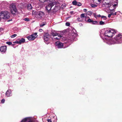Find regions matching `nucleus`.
<instances>
[{"label": "nucleus", "mask_w": 122, "mask_h": 122, "mask_svg": "<svg viewBox=\"0 0 122 122\" xmlns=\"http://www.w3.org/2000/svg\"><path fill=\"white\" fill-rule=\"evenodd\" d=\"M1 6L4 8H5L8 6V3L7 2L3 1L1 3Z\"/></svg>", "instance_id": "nucleus-13"}, {"label": "nucleus", "mask_w": 122, "mask_h": 122, "mask_svg": "<svg viewBox=\"0 0 122 122\" xmlns=\"http://www.w3.org/2000/svg\"><path fill=\"white\" fill-rule=\"evenodd\" d=\"M42 30L41 29H40L39 30V31L40 32L42 31Z\"/></svg>", "instance_id": "nucleus-44"}, {"label": "nucleus", "mask_w": 122, "mask_h": 122, "mask_svg": "<svg viewBox=\"0 0 122 122\" xmlns=\"http://www.w3.org/2000/svg\"><path fill=\"white\" fill-rule=\"evenodd\" d=\"M55 45L56 47L58 48H65L67 47L69 45L65 43L63 44L59 41H58L55 43Z\"/></svg>", "instance_id": "nucleus-6"}, {"label": "nucleus", "mask_w": 122, "mask_h": 122, "mask_svg": "<svg viewBox=\"0 0 122 122\" xmlns=\"http://www.w3.org/2000/svg\"><path fill=\"white\" fill-rule=\"evenodd\" d=\"M46 23H43L40 25V26L41 27H42L46 25Z\"/></svg>", "instance_id": "nucleus-24"}, {"label": "nucleus", "mask_w": 122, "mask_h": 122, "mask_svg": "<svg viewBox=\"0 0 122 122\" xmlns=\"http://www.w3.org/2000/svg\"><path fill=\"white\" fill-rule=\"evenodd\" d=\"M112 15V13L110 14H109L108 15V17L109 18Z\"/></svg>", "instance_id": "nucleus-35"}, {"label": "nucleus", "mask_w": 122, "mask_h": 122, "mask_svg": "<svg viewBox=\"0 0 122 122\" xmlns=\"http://www.w3.org/2000/svg\"><path fill=\"white\" fill-rule=\"evenodd\" d=\"M6 43L9 45H10L12 44V42H7Z\"/></svg>", "instance_id": "nucleus-30"}, {"label": "nucleus", "mask_w": 122, "mask_h": 122, "mask_svg": "<svg viewBox=\"0 0 122 122\" xmlns=\"http://www.w3.org/2000/svg\"><path fill=\"white\" fill-rule=\"evenodd\" d=\"M73 13V11H71L70 12V13L71 14H72Z\"/></svg>", "instance_id": "nucleus-42"}, {"label": "nucleus", "mask_w": 122, "mask_h": 122, "mask_svg": "<svg viewBox=\"0 0 122 122\" xmlns=\"http://www.w3.org/2000/svg\"><path fill=\"white\" fill-rule=\"evenodd\" d=\"M17 35L16 34H14L11 36V38H13L14 37H15L17 36Z\"/></svg>", "instance_id": "nucleus-28"}, {"label": "nucleus", "mask_w": 122, "mask_h": 122, "mask_svg": "<svg viewBox=\"0 0 122 122\" xmlns=\"http://www.w3.org/2000/svg\"><path fill=\"white\" fill-rule=\"evenodd\" d=\"M77 2L76 1L74 0L72 2V4L73 5H76L77 4Z\"/></svg>", "instance_id": "nucleus-21"}, {"label": "nucleus", "mask_w": 122, "mask_h": 122, "mask_svg": "<svg viewBox=\"0 0 122 122\" xmlns=\"http://www.w3.org/2000/svg\"><path fill=\"white\" fill-rule=\"evenodd\" d=\"M33 15H35V17L38 19H40L42 18V17L44 15L43 12L41 11L36 12V10H34L32 11Z\"/></svg>", "instance_id": "nucleus-4"}, {"label": "nucleus", "mask_w": 122, "mask_h": 122, "mask_svg": "<svg viewBox=\"0 0 122 122\" xmlns=\"http://www.w3.org/2000/svg\"><path fill=\"white\" fill-rule=\"evenodd\" d=\"M24 4H21L20 5H21V6H20V7L21 8H23L24 7Z\"/></svg>", "instance_id": "nucleus-26"}, {"label": "nucleus", "mask_w": 122, "mask_h": 122, "mask_svg": "<svg viewBox=\"0 0 122 122\" xmlns=\"http://www.w3.org/2000/svg\"><path fill=\"white\" fill-rule=\"evenodd\" d=\"M50 35L48 33H45L43 36V38L44 42L46 44H48L50 43Z\"/></svg>", "instance_id": "nucleus-8"}, {"label": "nucleus", "mask_w": 122, "mask_h": 122, "mask_svg": "<svg viewBox=\"0 0 122 122\" xmlns=\"http://www.w3.org/2000/svg\"><path fill=\"white\" fill-rule=\"evenodd\" d=\"M105 2L103 3V5L107 7H110V6H112L115 9V7L117 6V4L116 3V4H113L114 3V1L112 0H104Z\"/></svg>", "instance_id": "nucleus-2"}, {"label": "nucleus", "mask_w": 122, "mask_h": 122, "mask_svg": "<svg viewBox=\"0 0 122 122\" xmlns=\"http://www.w3.org/2000/svg\"><path fill=\"white\" fill-rule=\"evenodd\" d=\"M70 24L69 23L67 22L66 23V25L67 26H69L70 25Z\"/></svg>", "instance_id": "nucleus-34"}, {"label": "nucleus", "mask_w": 122, "mask_h": 122, "mask_svg": "<svg viewBox=\"0 0 122 122\" xmlns=\"http://www.w3.org/2000/svg\"><path fill=\"white\" fill-rule=\"evenodd\" d=\"M56 36V38H55V37L52 38V39L53 40L59 39L62 37V36L60 35L59 34L57 36Z\"/></svg>", "instance_id": "nucleus-14"}, {"label": "nucleus", "mask_w": 122, "mask_h": 122, "mask_svg": "<svg viewBox=\"0 0 122 122\" xmlns=\"http://www.w3.org/2000/svg\"><path fill=\"white\" fill-rule=\"evenodd\" d=\"M101 18H104V20H106L107 19V18L106 16L103 15L102 16H101Z\"/></svg>", "instance_id": "nucleus-33"}, {"label": "nucleus", "mask_w": 122, "mask_h": 122, "mask_svg": "<svg viewBox=\"0 0 122 122\" xmlns=\"http://www.w3.org/2000/svg\"><path fill=\"white\" fill-rule=\"evenodd\" d=\"M87 10L86 9H83V11L84 12H86L87 11Z\"/></svg>", "instance_id": "nucleus-40"}, {"label": "nucleus", "mask_w": 122, "mask_h": 122, "mask_svg": "<svg viewBox=\"0 0 122 122\" xmlns=\"http://www.w3.org/2000/svg\"><path fill=\"white\" fill-rule=\"evenodd\" d=\"M97 0L99 3H101L103 1V0Z\"/></svg>", "instance_id": "nucleus-36"}, {"label": "nucleus", "mask_w": 122, "mask_h": 122, "mask_svg": "<svg viewBox=\"0 0 122 122\" xmlns=\"http://www.w3.org/2000/svg\"><path fill=\"white\" fill-rule=\"evenodd\" d=\"M3 30V28H0V31H1L2 30Z\"/></svg>", "instance_id": "nucleus-41"}, {"label": "nucleus", "mask_w": 122, "mask_h": 122, "mask_svg": "<svg viewBox=\"0 0 122 122\" xmlns=\"http://www.w3.org/2000/svg\"><path fill=\"white\" fill-rule=\"evenodd\" d=\"M99 24L100 25H103L105 24V22H103L102 21H100L99 22Z\"/></svg>", "instance_id": "nucleus-23"}, {"label": "nucleus", "mask_w": 122, "mask_h": 122, "mask_svg": "<svg viewBox=\"0 0 122 122\" xmlns=\"http://www.w3.org/2000/svg\"><path fill=\"white\" fill-rule=\"evenodd\" d=\"M111 11L112 12H114L115 11V10L114 9H112L111 10Z\"/></svg>", "instance_id": "nucleus-45"}, {"label": "nucleus", "mask_w": 122, "mask_h": 122, "mask_svg": "<svg viewBox=\"0 0 122 122\" xmlns=\"http://www.w3.org/2000/svg\"><path fill=\"white\" fill-rule=\"evenodd\" d=\"M116 32L114 30L110 28L102 29L100 31V35L103 42L107 44L111 45L115 44H120L122 43V34H119L116 35L113 38L111 39Z\"/></svg>", "instance_id": "nucleus-1"}, {"label": "nucleus", "mask_w": 122, "mask_h": 122, "mask_svg": "<svg viewBox=\"0 0 122 122\" xmlns=\"http://www.w3.org/2000/svg\"><path fill=\"white\" fill-rule=\"evenodd\" d=\"M56 4L55 2H52L50 3L48 5L46 6V10L48 11H49L51 10L52 7Z\"/></svg>", "instance_id": "nucleus-10"}, {"label": "nucleus", "mask_w": 122, "mask_h": 122, "mask_svg": "<svg viewBox=\"0 0 122 122\" xmlns=\"http://www.w3.org/2000/svg\"><path fill=\"white\" fill-rule=\"evenodd\" d=\"M87 15L86 14H82L81 15V18H85V20L86 21V20L87 19V17H86Z\"/></svg>", "instance_id": "nucleus-15"}, {"label": "nucleus", "mask_w": 122, "mask_h": 122, "mask_svg": "<svg viewBox=\"0 0 122 122\" xmlns=\"http://www.w3.org/2000/svg\"><path fill=\"white\" fill-rule=\"evenodd\" d=\"M77 20H78V21H82L81 20H80V18H78Z\"/></svg>", "instance_id": "nucleus-39"}, {"label": "nucleus", "mask_w": 122, "mask_h": 122, "mask_svg": "<svg viewBox=\"0 0 122 122\" xmlns=\"http://www.w3.org/2000/svg\"><path fill=\"white\" fill-rule=\"evenodd\" d=\"M37 36V33L36 32L33 33L31 35L27 36V38L29 40H32L35 39Z\"/></svg>", "instance_id": "nucleus-9"}, {"label": "nucleus", "mask_w": 122, "mask_h": 122, "mask_svg": "<svg viewBox=\"0 0 122 122\" xmlns=\"http://www.w3.org/2000/svg\"><path fill=\"white\" fill-rule=\"evenodd\" d=\"M81 5V3L80 2H77V4H76V5L78 6H80Z\"/></svg>", "instance_id": "nucleus-31"}, {"label": "nucleus", "mask_w": 122, "mask_h": 122, "mask_svg": "<svg viewBox=\"0 0 122 122\" xmlns=\"http://www.w3.org/2000/svg\"><path fill=\"white\" fill-rule=\"evenodd\" d=\"M117 12H116L114 13H112V15H116Z\"/></svg>", "instance_id": "nucleus-37"}, {"label": "nucleus", "mask_w": 122, "mask_h": 122, "mask_svg": "<svg viewBox=\"0 0 122 122\" xmlns=\"http://www.w3.org/2000/svg\"><path fill=\"white\" fill-rule=\"evenodd\" d=\"M89 12V11H88V12H87V13H88V12Z\"/></svg>", "instance_id": "nucleus-46"}, {"label": "nucleus", "mask_w": 122, "mask_h": 122, "mask_svg": "<svg viewBox=\"0 0 122 122\" xmlns=\"http://www.w3.org/2000/svg\"><path fill=\"white\" fill-rule=\"evenodd\" d=\"M90 5L91 7L93 8L96 7L97 6V5H96L93 4H91Z\"/></svg>", "instance_id": "nucleus-22"}, {"label": "nucleus", "mask_w": 122, "mask_h": 122, "mask_svg": "<svg viewBox=\"0 0 122 122\" xmlns=\"http://www.w3.org/2000/svg\"><path fill=\"white\" fill-rule=\"evenodd\" d=\"M5 95L8 97L11 96L12 94L11 90L9 89L5 93Z\"/></svg>", "instance_id": "nucleus-12"}, {"label": "nucleus", "mask_w": 122, "mask_h": 122, "mask_svg": "<svg viewBox=\"0 0 122 122\" xmlns=\"http://www.w3.org/2000/svg\"><path fill=\"white\" fill-rule=\"evenodd\" d=\"M25 41V39L23 38H21V39L19 40L20 42V44L22 43H23Z\"/></svg>", "instance_id": "nucleus-16"}, {"label": "nucleus", "mask_w": 122, "mask_h": 122, "mask_svg": "<svg viewBox=\"0 0 122 122\" xmlns=\"http://www.w3.org/2000/svg\"><path fill=\"white\" fill-rule=\"evenodd\" d=\"M47 121L48 122H51V119H48Z\"/></svg>", "instance_id": "nucleus-38"}, {"label": "nucleus", "mask_w": 122, "mask_h": 122, "mask_svg": "<svg viewBox=\"0 0 122 122\" xmlns=\"http://www.w3.org/2000/svg\"><path fill=\"white\" fill-rule=\"evenodd\" d=\"M32 8V7L30 4H29L27 6V9L29 10H30Z\"/></svg>", "instance_id": "nucleus-18"}, {"label": "nucleus", "mask_w": 122, "mask_h": 122, "mask_svg": "<svg viewBox=\"0 0 122 122\" xmlns=\"http://www.w3.org/2000/svg\"><path fill=\"white\" fill-rule=\"evenodd\" d=\"M87 18H88V19L87 20V22L89 23H92L93 20L90 19L89 17H87Z\"/></svg>", "instance_id": "nucleus-20"}, {"label": "nucleus", "mask_w": 122, "mask_h": 122, "mask_svg": "<svg viewBox=\"0 0 122 122\" xmlns=\"http://www.w3.org/2000/svg\"><path fill=\"white\" fill-rule=\"evenodd\" d=\"M97 16L98 17H101V15H97Z\"/></svg>", "instance_id": "nucleus-43"}, {"label": "nucleus", "mask_w": 122, "mask_h": 122, "mask_svg": "<svg viewBox=\"0 0 122 122\" xmlns=\"http://www.w3.org/2000/svg\"><path fill=\"white\" fill-rule=\"evenodd\" d=\"M51 35L53 36V37H56V36H57L59 35V34H58V33H54L53 32H52L51 33Z\"/></svg>", "instance_id": "nucleus-17"}, {"label": "nucleus", "mask_w": 122, "mask_h": 122, "mask_svg": "<svg viewBox=\"0 0 122 122\" xmlns=\"http://www.w3.org/2000/svg\"><path fill=\"white\" fill-rule=\"evenodd\" d=\"M7 47L5 46H2L0 47V51L3 53H5L6 51Z\"/></svg>", "instance_id": "nucleus-11"}, {"label": "nucleus", "mask_w": 122, "mask_h": 122, "mask_svg": "<svg viewBox=\"0 0 122 122\" xmlns=\"http://www.w3.org/2000/svg\"><path fill=\"white\" fill-rule=\"evenodd\" d=\"M98 22L97 21H93L92 20V24L93 25H98Z\"/></svg>", "instance_id": "nucleus-19"}, {"label": "nucleus", "mask_w": 122, "mask_h": 122, "mask_svg": "<svg viewBox=\"0 0 122 122\" xmlns=\"http://www.w3.org/2000/svg\"><path fill=\"white\" fill-rule=\"evenodd\" d=\"M72 29V31H71V35L69 36L70 37H69V38H70L69 39V41H72V40L75 41L76 40V37L77 35L76 30L74 28Z\"/></svg>", "instance_id": "nucleus-3"}, {"label": "nucleus", "mask_w": 122, "mask_h": 122, "mask_svg": "<svg viewBox=\"0 0 122 122\" xmlns=\"http://www.w3.org/2000/svg\"><path fill=\"white\" fill-rule=\"evenodd\" d=\"M13 43H16L20 44V42H19V41H15L14 42H13Z\"/></svg>", "instance_id": "nucleus-32"}, {"label": "nucleus", "mask_w": 122, "mask_h": 122, "mask_svg": "<svg viewBox=\"0 0 122 122\" xmlns=\"http://www.w3.org/2000/svg\"><path fill=\"white\" fill-rule=\"evenodd\" d=\"M23 20L26 21H29L30 20L28 18H25L23 19Z\"/></svg>", "instance_id": "nucleus-29"}, {"label": "nucleus", "mask_w": 122, "mask_h": 122, "mask_svg": "<svg viewBox=\"0 0 122 122\" xmlns=\"http://www.w3.org/2000/svg\"><path fill=\"white\" fill-rule=\"evenodd\" d=\"M9 8L10 12L12 14H15L18 11L16 6L14 3L11 4L9 5Z\"/></svg>", "instance_id": "nucleus-7"}, {"label": "nucleus", "mask_w": 122, "mask_h": 122, "mask_svg": "<svg viewBox=\"0 0 122 122\" xmlns=\"http://www.w3.org/2000/svg\"><path fill=\"white\" fill-rule=\"evenodd\" d=\"M39 1L42 3H44L47 1V0H39Z\"/></svg>", "instance_id": "nucleus-27"}, {"label": "nucleus", "mask_w": 122, "mask_h": 122, "mask_svg": "<svg viewBox=\"0 0 122 122\" xmlns=\"http://www.w3.org/2000/svg\"><path fill=\"white\" fill-rule=\"evenodd\" d=\"M5 101V100L4 99H3L1 100V103H4Z\"/></svg>", "instance_id": "nucleus-25"}, {"label": "nucleus", "mask_w": 122, "mask_h": 122, "mask_svg": "<svg viewBox=\"0 0 122 122\" xmlns=\"http://www.w3.org/2000/svg\"><path fill=\"white\" fill-rule=\"evenodd\" d=\"M10 16L9 13L7 11H3L0 13V20L1 19H7L9 18Z\"/></svg>", "instance_id": "nucleus-5"}, {"label": "nucleus", "mask_w": 122, "mask_h": 122, "mask_svg": "<svg viewBox=\"0 0 122 122\" xmlns=\"http://www.w3.org/2000/svg\"><path fill=\"white\" fill-rule=\"evenodd\" d=\"M56 37H55V38H56Z\"/></svg>", "instance_id": "nucleus-47"}]
</instances>
